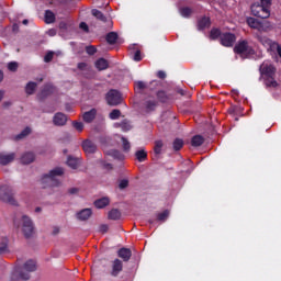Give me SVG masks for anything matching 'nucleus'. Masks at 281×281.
<instances>
[{
    "instance_id": "nucleus-1",
    "label": "nucleus",
    "mask_w": 281,
    "mask_h": 281,
    "mask_svg": "<svg viewBox=\"0 0 281 281\" xmlns=\"http://www.w3.org/2000/svg\"><path fill=\"white\" fill-rule=\"evenodd\" d=\"M260 74L266 80V86L276 89L278 87V81H276V67L269 61H263L260 65Z\"/></svg>"
},
{
    "instance_id": "nucleus-2",
    "label": "nucleus",
    "mask_w": 281,
    "mask_h": 281,
    "mask_svg": "<svg viewBox=\"0 0 281 281\" xmlns=\"http://www.w3.org/2000/svg\"><path fill=\"white\" fill-rule=\"evenodd\" d=\"M15 196L16 191L14 190V187L10 184L0 186V201H2V203H9V205H19Z\"/></svg>"
},
{
    "instance_id": "nucleus-3",
    "label": "nucleus",
    "mask_w": 281,
    "mask_h": 281,
    "mask_svg": "<svg viewBox=\"0 0 281 281\" xmlns=\"http://www.w3.org/2000/svg\"><path fill=\"white\" fill-rule=\"evenodd\" d=\"M64 172L65 171L63 170V168H55L50 170L49 173L45 175L42 178V183L44 188H47V186L49 188H58V186H60V182L56 177H63Z\"/></svg>"
},
{
    "instance_id": "nucleus-4",
    "label": "nucleus",
    "mask_w": 281,
    "mask_h": 281,
    "mask_svg": "<svg viewBox=\"0 0 281 281\" xmlns=\"http://www.w3.org/2000/svg\"><path fill=\"white\" fill-rule=\"evenodd\" d=\"M269 5H271V0H261V3H255L250 8L251 14L258 19H269L271 16Z\"/></svg>"
},
{
    "instance_id": "nucleus-5",
    "label": "nucleus",
    "mask_w": 281,
    "mask_h": 281,
    "mask_svg": "<svg viewBox=\"0 0 281 281\" xmlns=\"http://www.w3.org/2000/svg\"><path fill=\"white\" fill-rule=\"evenodd\" d=\"M234 53L238 54L241 58H247L248 56H254L256 50L249 44V41L239 40L234 47Z\"/></svg>"
},
{
    "instance_id": "nucleus-6",
    "label": "nucleus",
    "mask_w": 281,
    "mask_h": 281,
    "mask_svg": "<svg viewBox=\"0 0 281 281\" xmlns=\"http://www.w3.org/2000/svg\"><path fill=\"white\" fill-rule=\"evenodd\" d=\"M34 271H36V261L31 259L24 262L18 271V276L21 280H30V273H34Z\"/></svg>"
},
{
    "instance_id": "nucleus-7",
    "label": "nucleus",
    "mask_w": 281,
    "mask_h": 281,
    "mask_svg": "<svg viewBox=\"0 0 281 281\" xmlns=\"http://www.w3.org/2000/svg\"><path fill=\"white\" fill-rule=\"evenodd\" d=\"M21 228L25 238H32L34 236V223L26 215H23L21 218Z\"/></svg>"
},
{
    "instance_id": "nucleus-8",
    "label": "nucleus",
    "mask_w": 281,
    "mask_h": 281,
    "mask_svg": "<svg viewBox=\"0 0 281 281\" xmlns=\"http://www.w3.org/2000/svg\"><path fill=\"white\" fill-rule=\"evenodd\" d=\"M105 100L110 106H117V104H122V94L117 90H110Z\"/></svg>"
},
{
    "instance_id": "nucleus-9",
    "label": "nucleus",
    "mask_w": 281,
    "mask_h": 281,
    "mask_svg": "<svg viewBox=\"0 0 281 281\" xmlns=\"http://www.w3.org/2000/svg\"><path fill=\"white\" fill-rule=\"evenodd\" d=\"M220 41L221 45L224 47H234V43H236V35L234 33H222Z\"/></svg>"
},
{
    "instance_id": "nucleus-10",
    "label": "nucleus",
    "mask_w": 281,
    "mask_h": 281,
    "mask_svg": "<svg viewBox=\"0 0 281 281\" xmlns=\"http://www.w3.org/2000/svg\"><path fill=\"white\" fill-rule=\"evenodd\" d=\"M124 269V263H122V260L120 259H114L111 263V272L110 274L113 278H117L120 273H122V270Z\"/></svg>"
},
{
    "instance_id": "nucleus-11",
    "label": "nucleus",
    "mask_w": 281,
    "mask_h": 281,
    "mask_svg": "<svg viewBox=\"0 0 281 281\" xmlns=\"http://www.w3.org/2000/svg\"><path fill=\"white\" fill-rule=\"evenodd\" d=\"M82 149L86 155H93L98 150V146L93 144V142L87 139L82 143Z\"/></svg>"
},
{
    "instance_id": "nucleus-12",
    "label": "nucleus",
    "mask_w": 281,
    "mask_h": 281,
    "mask_svg": "<svg viewBox=\"0 0 281 281\" xmlns=\"http://www.w3.org/2000/svg\"><path fill=\"white\" fill-rule=\"evenodd\" d=\"M16 159V154H0V166H8V164H12Z\"/></svg>"
},
{
    "instance_id": "nucleus-13",
    "label": "nucleus",
    "mask_w": 281,
    "mask_h": 281,
    "mask_svg": "<svg viewBox=\"0 0 281 281\" xmlns=\"http://www.w3.org/2000/svg\"><path fill=\"white\" fill-rule=\"evenodd\" d=\"M55 126H65L67 124V115L64 113H56L53 117Z\"/></svg>"
},
{
    "instance_id": "nucleus-14",
    "label": "nucleus",
    "mask_w": 281,
    "mask_h": 281,
    "mask_svg": "<svg viewBox=\"0 0 281 281\" xmlns=\"http://www.w3.org/2000/svg\"><path fill=\"white\" fill-rule=\"evenodd\" d=\"M247 25H249V27L252 30H258V32H262L265 30L262 22L256 20L255 18H248Z\"/></svg>"
},
{
    "instance_id": "nucleus-15",
    "label": "nucleus",
    "mask_w": 281,
    "mask_h": 281,
    "mask_svg": "<svg viewBox=\"0 0 281 281\" xmlns=\"http://www.w3.org/2000/svg\"><path fill=\"white\" fill-rule=\"evenodd\" d=\"M98 115V110L91 109L90 111H87L82 114V120L87 124H91L93 120H95V116Z\"/></svg>"
},
{
    "instance_id": "nucleus-16",
    "label": "nucleus",
    "mask_w": 281,
    "mask_h": 281,
    "mask_svg": "<svg viewBox=\"0 0 281 281\" xmlns=\"http://www.w3.org/2000/svg\"><path fill=\"white\" fill-rule=\"evenodd\" d=\"M119 258H122L124 262H128L131 260V256H133V252L128 248H121L117 251Z\"/></svg>"
},
{
    "instance_id": "nucleus-17",
    "label": "nucleus",
    "mask_w": 281,
    "mask_h": 281,
    "mask_svg": "<svg viewBox=\"0 0 281 281\" xmlns=\"http://www.w3.org/2000/svg\"><path fill=\"white\" fill-rule=\"evenodd\" d=\"M92 214L93 212L91 211V209H83L77 213V218L78 221H89Z\"/></svg>"
},
{
    "instance_id": "nucleus-18",
    "label": "nucleus",
    "mask_w": 281,
    "mask_h": 281,
    "mask_svg": "<svg viewBox=\"0 0 281 281\" xmlns=\"http://www.w3.org/2000/svg\"><path fill=\"white\" fill-rule=\"evenodd\" d=\"M34 159H36L34 153H25L21 157V164L29 165L34 162Z\"/></svg>"
},
{
    "instance_id": "nucleus-19",
    "label": "nucleus",
    "mask_w": 281,
    "mask_h": 281,
    "mask_svg": "<svg viewBox=\"0 0 281 281\" xmlns=\"http://www.w3.org/2000/svg\"><path fill=\"white\" fill-rule=\"evenodd\" d=\"M109 203H111L109 198H101V199L94 201V206L98 207V210H102L103 207H106V205H109Z\"/></svg>"
},
{
    "instance_id": "nucleus-20",
    "label": "nucleus",
    "mask_w": 281,
    "mask_h": 281,
    "mask_svg": "<svg viewBox=\"0 0 281 281\" xmlns=\"http://www.w3.org/2000/svg\"><path fill=\"white\" fill-rule=\"evenodd\" d=\"M95 67L99 71H104V69H109V61L104 58H100L95 61Z\"/></svg>"
},
{
    "instance_id": "nucleus-21",
    "label": "nucleus",
    "mask_w": 281,
    "mask_h": 281,
    "mask_svg": "<svg viewBox=\"0 0 281 281\" xmlns=\"http://www.w3.org/2000/svg\"><path fill=\"white\" fill-rule=\"evenodd\" d=\"M258 41L261 43V45H263V47H270V49L273 47V44H276V42L269 40L267 36L259 35Z\"/></svg>"
},
{
    "instance_id": "nucleus-22",
    "label": "nucleus",
    "mask_w": 281,
    "mask_h": 281,
    "mask_svg": "<svg viewBox=\"0 0 281 281\" xmlns=\"http://www.w3.org/2000/svg\"><path fill=\"white\" fill-rule=\"evenodd\" d=\"M205 139L201 135H195L192 137L191 145L194 147L203 146Z\"/></svg>"
},
{
    "instance_id": "nucleus-23",
    "label": "nucleus",
    "mask_w": 281,
    "mask_h": 281,
    "mask_svg": "<svg viewBox=\"0 0 281 281\" xmlns=\"http://www.w3.org/2000/svg\"><path fill=\"white\" fill-rule=\"evenodd\" d=\"M36 87H38L36 82L30 81L25 87V92L27 95H33V93L36 91Z\"/></svg>"
},
{
    "instance_id": "nucleus-24",
    "label": "nucleus",
    "mask_w": 281,
    "mask_h": 281,
    "mask_svg": "<svg viewBox=\"0 0 281 281\" xmlns=\"http://www.w3.org/2000/svg\"><path fill=\"white\" fill-rule=\"evenodd\" d=\"M205 27H210V18H202L198 22V30H205Z\"/></svg>"
},
{
    "instance_id": "nucleus-25",
    "label": "nucleus",
    "mask_w": 281,
    "mask_h": 281,
    "mask_svg": "<svg viewBox=\"0 0 281 281\" xmlns=\"http://www.w3.org/2000/svg\"><path fill=\"white\" fill-rule=\"evenodd\" d=\"M135 157L137 159V161H146V159H148V154L146 153V150L144 149H139L135 153Z\"/></svg>"
},
{
    "instance_id": "nucleus-26",
    "label": "nucleus",
    "mask_w": 281,
    "mask_h": 281,
    "mask_svg": "<svg viewBox=\"0 0 281 281\" xmlns=\"http://www.w3.org/2000/svg\"><path fill=\"white\" fill-rule=\"evenodd\" d=\"M120 216H122V213H120L117 209H113L108 213V218H110V221H117Z\"/></svg>"
},
{
    "instance_id": "nucleus-27",
    "label": "nucleus",
    "mask_w": 281,
    "mask_h": 281,
    "mask_svg": "<svg viewBox=\"0 0 281 281\" xmlns=\"http://www.w3.org/2000/svg\"><path fill=\"white\" fill-rule=\"evenodd\" d=\"M179 12L184 19H190V16H192V9L190 7H182Z\"/></svg>"
},
{
    "instance_id": "nucleus-28",
    "label": "nucleus",
    "mask_w": 281,
    "mask_h": 281,
    "mask_svg": "<svg viewBox=\"0 0 281 281\" xmlns=\"http://www.w3.org/2000/svg\"><path fill=\"white\" fill-rule=\"evenodd\" d=\"M91 14L92 16H95V19H98L99 21H103V23L106 22V16H104V13L101 12L100 10L93 9L91 11Z\"/></svg>"
},
{
    "instance_id": "nucleus-29",
    "label": "nucleus",
    "mask_w": 281,
    "mask_h": 281,
    "mask_svg": "<svg viewBox=\"0 0 281 281\" xmlns=\"http://www.w3.org/2000/svg\"><path fill=\"white\" fill-rule=\"evenodd\" d=\"M106 41L110 45H115V43L117 42V33L115 32H110L106 35Z\"/></svg>"
},
{
    "instance_id": "nucleus-30",
    "label": "nucleus",
    "mask_w": 281,
    "mask_h": 281,
    "mask_svg": "<svg viewBox=\"0 0 281 281\" xmlns=\"http://www.w3.org/2000/svg\"><path fill=\"white\" fill-rule=\"evenodd\" d=\"M56 21V15L52 11L45 12V23H54Z\"/></svg>"
},
{
    "instance_id": "nucleus-31",
    "label": "nucleus",
    "mask_w": 281,
    "mask_h": 281,
    "mask_svg": "<svg viewBox=\"0 0 281 281\" xmlns=\"http://www.w3.org/2000/svg\"><path fill=\"white\" fill-rule=\"evenodd\" d=\"M170 216V211L166 210L162 213L157 214V221H161L165 223V221H168V217Z\"/></svg>"
},
{
    "instance_id": "nucleus-32",
    "label": "nucleus",
    "mask_w": 281,
    "mask_h": 281,
    "mask_svg": "<svg viewBox=\"0 0 281 281\" xmlns=\"http://www.w3.org/2000/svg\"><path fill=\"white\" fill-rule=\"evenodd\" d=\"M67 166H69V168H72V170H76V168H78L79 166L78 159L69 157L67 160Z\"/></svg>"
},
{
    "instance_id": "nucleus-33",
    "label": "nucleus",
    "mask_w": 281,
    "mask_h": 281,
    "mask_svg": "<svg viewBox=\"0 0 281 281\" xmlns=\"http://www.w3.org/2000/svg\"><path fill=\"white\" fill-rule=\"evenodd\" d=\"M121 142H122L124 153H130L131 151V142H128V139H126L124 137L121 138Z\"/></svg>"
},
{
    "instance_id": "nucleus-34",
    "label": "nucleus",
    "mask_w": 281,
    "mask_h": 281,
    "mask_svg": "<svg viewBox=\"0 0 281 281\" xmlns=\"http://www.w3.org/2000/svg\"><path fill=\"white\" fill-rule=\"evenodd\" d=\"M161 148H164V143L161 140H156L155 147H154V153L156 155H161Z\"/></svg>"
},
{
    "instance_id": "nucleus-35",
    "label": "nucleus",
    "mask_w": 281,
    "mask_h": 281,
    "mask_svg": "<svg viewBox=\"0 0 281 281\" xmlns=\"http://www.w3.org/2000/svg\"><path fill=\"white\" fill-rule=\"evenodd\" d=\"M30 133H32V128L26 127L15 137V139H23L24 137H27Z\"/></svg>"
},
{
    "instance_id": "nucleus-36",
    "label": "nucleus",
    "mask_w": 281,
    "mask_h": 281,
    "mask_svg": "<svg viewBox=\"0 0 281 281\" xmlns=\"http://www.w3.org/2000/svg\"><path fill=\"white\" fill-rule=\"evenodd\" d=\"M109 155H111L112 157H114V159H124V154L121 153L120 150L113 149L109 153Z\"/></svg>"
},
{
    "instance_id": "nucleus-37",
    "label": "nucleus",
    "mask_w": 281,
    "mask_h": 281,
    "mask_svg": "<svg viewBox=\"0 0 281 281\" xmlns=\"http://www.w3.org/2000/svg\"><path fill=\"white\" fill-rule=\"evenodd\" d=\"M122 131L124 133H128V131H131V128H133V125H131V123L128 121H123L121 124H120Z\"/></svg>"
},
{
    "instance_id": "nucleus-38",
    "label": "nucleus",
    "mask_w": 281,
    "mask_h": 281,
    "mask_svg": "<svg viewBox=\"0 0 281 281\" xmlns=\"http://www.w3.org/2000/svg\"><path fill=\"white\" fill-rule=\"evenodd\" d=\"M183 148V139L176 138L173 140V150H181Z\"/></svg>"
},
{
    "instance_id": "nucleus-39",
    "label": "nucleus",
    "mask_w": 281,
    "mask_h": 281,
    "mask_svg": "<svg viewBox=\"0 0 281 281\" xmlns=\"http://www.w3.org/2000/svg\"><path fill=\"white\" fill-rule=\"evenodd\" d=\"M145 106H146L147 111H155V106H157V101L148 100V101H146Z\"/></svg>"
},
{
    "instance_id": "nucleus-40",
    "label": "nucleus",
    "mask_w": 281,
    "mask_h": 281,
    "mask_svg": "<svg viewBox=\"0 0 281 281\" xmlns=\"http://www.w3.org/2000/svg\"><path fill=\"white\" fill-rule=\"evenodd\" d=\"M72 126L79 133H82V131L85 130V124L82 122L75 121V122H72Z\"/></svg>"
},
{
    "instance_id": "nucleus-41",
    "label": "nucleus",
    "mask_w": 281,
    "mask_h": 281,
    "mask_svg": "<svg viewBox=\"0 0 281 281\" xmlns=\"http://www.w3.org/2000/svg\"><path fill=\"white\" fill-rule=\"evenodd\" d=\"M120 115H122V112L120 110H113L110 113V120H117L120 119Z\"/></svg>"
},
{
    "instance_id": "nucleus-42",
    "label": "nucleus",
    "mask_w": 281,
    "mask_h": 281,
    "mask_svg": "<svg viewBox=\"0 0 281 281\" xmlns=\"http://www.w3.org/2000/svg\"><path fill=\"white\" fill-rule=\"evenodd\" d=\"M221 35H222L221 30H218V29H213L211 31V38H213V41L218 38V36H220V40H221Z\"/></svg>"
},
{
    "instance_id": "nucleus-43",
    "label": "nucleus",
    "mask_w": 281,
    "mask_h": 281,
    "mask_svg": "<svg viewBox=\"0 0 281 281\" xmlns=\"http://www.w3.org/2000/svg\"><path fill=\"white\" fill-rule=\"evenodd\" d=\"M157 98L160 100V102H166V100H168V95H166V92L164 91H158Z\"/></svg>"
},
{
    "instance_id": "nucleus-44",
    "label": "nucleus",
    "mask_w": 281,
    "mask_h": 281,
    "mask_svg": "<svg viewBox=\"0 0 281 281\" xmlns=\"http://www.w3.org/2000/svg\"><path fill=\"white\" fill-rule=\"evenodd\" d=\"M8 251V240H4L0 244V255Z\"/></svg>"
},
{
    "instance_id": "nucleus-45",
    "label": "nucleus",
    "mask_w": 281,
    "mask_h": 281,
    "mask_svg": "<svg viewBox=\"0 0 281 281\" xmlns=\"http://www.w3.org/2000/svg\"><path fill=\"white\" fill-rule=\"evenodd\" d=\"M8 69L9 71H16V69H19V64H16V61H11L8 65Z\"/></svg>"
},
{
    "instance_id": "nucleus-46",
    "label": "nucleus",
    "mask_w": 281,
    "mask_h": 281,
    "mask_svg": "<svg viewBox=\"0 0 281 281\" xmlns=\"http://www.w3.org/2000/svg\"><path fill=\"white\" fill-rule=\"evenodd\" d=\"M54 59V52H48L44 57V63H52Z\"/></svg>"
},
{
    "instance_id": "nucleus-47",
    "label": "nucleus",
    "mask_w": 281,
    "mask_h": 281,
    "mask_svg": "<svg viewBox=\"0 0 281 281\" xmlns=\"http://www.w3.org/2000/svg\"><path fill=\"white\" fill-rule=\"evenodd\" d=\"M86 52H87V54H89L90 56H93V54H95L98 50L94 48V46H87V47H86Z\"/></svg>"
},
{
    "instance_id": "nucleus-48",
    "label": "nucleus",
    "mask_w": 281,
    "mask_h": 281,
    "mask_svg": "<svg viewBox=\"0 0 281 281\" xmlns=\"http://www.w3.org/2000/svg\"><path fill=\"white\" fill-rule=\"evenodd\" d=\"M271 49H276L278 56H280V58H281V45H280V44H278V43L274 42V44L272 45V48H271Z\"/></svg>"
},
{
    "instance_id": "nucleus-49",
    "label": "nucleus",
    "mask_w": 281,
    "mask_h": 281,
    "mask_svg": "<svg viewBox=\"0 0 281 281\" xmlns=\"http://www.w3.org/2000/svg\"><path fill=\"white\" fill-rule=\"evenodd\" d=\"M99 232H100V234H106V232H109V225L102 224V225L99 227Z\"/></svg>"
},
{
    "instance_id": "nucleus-50",
    "label": "nucleus",
    "mask_w": 281,
    "mask_h": 281,
    "mask_svg": "<svg viewBox=\"0 0 281 281\" xmlns=\"http://www.w3.org/2000/svg\"><path fill=\"white\" fill-rule=\"evenodd\" d=\"M133 59H134L136 63H139V60H142V52L136 50L135 54H134Z\"/></svg>"
},
{
    "instance_id": "nucleus-51",
    "label": "nucleus",
    "mask_w": 281,
    "mask_h": 281,
    "mask_svg": "<svg viewBox=\"0 0 281 281\" xmlns=\"http://www.w3.org/2000/svg\"><path fill=\"white\" fill-rule=\"evenodd\" d=\"M78 69L81 71H87L89 69V65H87V63H80L78 64Z\"/></svg>"
},
{
    "instance_id": "nucleus-52",
    "label": "nucleus",
    "mask_w": 281,
    "mask_h": 281,
    "mask_svg": "<svg viewBox=\"0 0 281 281\" xmlns=\"http://www.w3.org/2000/svg\"><path fill=\"white\" fill-rule=\"evenodd\" d=\"M119 188L121 190H124V188H128V180H122L119 184Z\"/></svg>"
},
{
    "instance_id": "nucleus-53",
    "label": "nucleus",
    "mask_w": 281,
    "mask_h": 281,
    "mask_svg": "<svg viewBox=\"0 0 281 281\" xmlns=\"http://www.w3.org/2000/svg\"><path fill=\"white\" fill-rule=\"evenodd\" d=\"M79 27H80V30H83V32H89V25H87V23H85V22H81L79 24Z\"/></svg>"
},
{
    "instance_id": "nucleus-54",
    "label": "nucleus",
    "mask_w": 281,
    "mask_h": 281,
    "mask_svg": "<svg viewBox=\"0 0 281 281\" xmlns=\"http://www.w3.org/2000/svg\"><path fill=\"white\" fill-rule=\"evenodd\" d=\"M136 87L139 89H146V83H144V81H137Z\"/></svg>"
},
{
    "instance_id": "nucleus-55",
    "label": "nucleus",
    "mask_w": 281,
    "mask_h": 281,
    "mask_svg": "<svg viewBox=\"0 0 281 281\" xmlns=\"http://www.w3.org/2000/svg\"><path fill=\"white\" fill-rule=\"evenodd\" d=\"M57 234H60V228H58V226H55L53 228V236H57Z\"/></svg>"
},
{
    "instance_id": "nucleus-56",
    "label": "nucleus",
    "mask_w": 281,
    "mask_h": 281,
    "mask_svg": "<svg viewBox=\"0 0 281 281\" xmlns=\"http://www.w3.org/2000/svg\"><path fill=\"white\" fill-rule=\"evenodd\" d=\"M48 36H56V30L55 29H50L47 32Z\"/></svg>"
},
{
    "instance_id": "nucleus-57",
    "label": "nucleus",
    "mask_w": 281,
    "mask_h": 281,
    "mask_svg": "<svg viewBox=\"0 0 281 281\" xmlns=\"http://www.w3.org/2000/svg\"><path fill=\"white\" fill-rule=\"evenodd\" d=\"M69 194H78V188H71L68 190Z\"/></svg>"
},
{
    "instance_id": "nucleus-58",
    "label": "nucleus",
    "mask_w": 281,
    "mask_h": 281,
    "mask_svg": "<svg viewBox=\"0 0 281 281\" xmlns=\"http://www.w3.org/2000/svg\"><path fill=\"white\" fill-rule=\"evenodd\" d=\"M103 168H105L106 170H111L113 166L109 162H103Z\"/></svg>"
},
{
    "instance_id": "nucleus-59",
    "label": "nucleus",
    "mask_w": 281,
    "mask_h": 281,
    "mask_svg": "<svg viewBox=\"0 0 281 281\" xmlns=\"http://www.w3.org/2000/svg\"><path fill=\"white\" fill-rule=\"evenodd\" d=\"M158 78L164 80V78H166V72H164L162 70L158 71Z\"/></svg>"
},
{
    "instance_id": "nucleus-60",
    "label": "nucleus",
    "mask_w": 281,
    "mask_h": 281,
    "mask_svg": "<svg viewBox=\"0 0 281 281\" xmlns=\"http://www.w3.org/2000/svg\"><path fill=\"white\" fill-rule=\"evenodd\" d=\"M4 109H8V106H12V101H5L3 103Z\"/></svg>"
},
{
    "instance_id": "nucleus-61",
    "label": "nucleus",
    "mask_w": 281,
    "mask_h": 281,
    "mask_svg": "<svg viewBox=\"0 0 281 281\" xmlns=\"http://www.w3.org/2000/svg\"><path fill=\"white\" fill-rule=\"evenodd\" d=\"M4 97H5V91L0 90V102H1V100H3Z\"/></svg>"
},
{
    "instance_id": "nucleus-62",
    "label": "nucleus",
    "mask_w": 281,
    "mask_h": 281,
    "mask_svg": "<svg viewBox=\"0 0 281 281\" xmlns=\"http://www.w3.org/2000/svg\"><path fill=\"white\" fill-rule=\"evenodd\" d=\"M3 80V71L0 70V82Z\"/></svg>"
},
{
    "instance_id": "nucleus-63",
    "label": "nucleus",
    "mask_w": 281,
    "mask_h": 281,
    "mask_svg": "<svg viewBox=\"0 0 281 281\" xmlns=\"http://www.w3.org/2000/svg\"><path fill=\"white\" fill-rule=\"evenodd\" d=\"M23 25H27V23H30L27 20H23L22 21Z\"/></svg>"
},
{
    "instance_id": "nucleus-64",
    "label": "nucleus",
    "mask_w": 281,
    "mask_h": 281,
    "mask_svg": "<svg viewBox=\"0 0 281 281\" xmlns=\"http://www.w3.org/2000/svg\"><path fill=\"white\" fill-rule=\"evenodd\" d=\"M35 212H41V207H36V209H35Z\"/></svg>"
}]
</instances>
